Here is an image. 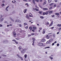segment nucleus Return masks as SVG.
Instances as JSON below:
<instances>
[{"mask_svg": "<svg viewBox=\"0 0 61 61\" xmlns=\"http://www.w3.org/2000/svg\"><path fill=\"white\" fill-rule=\"evenodd\" d=\"M26 50V49H23L21 51V52L22 53H25Z\"/></svg>", "mask_w": 61, "mask_h": 61, "instance_id": "1", "label": "nucleus"}, {"mask_svg": "<svg viewBox=\"0 0 61 61\" xmlns=\"http://www.w3.org/2000/svg\"><path fill=\"white\" fill-rule=\"evenodd\" d=\"M13 36L14 37H15L16 36V33H15V31H13Z\"/></svg>", "mask_w": 61, "mask_h": 61, "instance_id": "2", "label": "nucleus"}, {"mask_svg": "<svg viewBox=\"0 0 61 61\" xmlns=\"http://www.w3.org/2000/svg\"><path fill=\"white\" fill-rule=\"evenodd\" d=\"M3 43H8V41L6 40H4L3 42Z\"/></svg>", "mask_w": 61, "mask_h": 61, "instance_id": "3", "label": "nucleus"}, {"mask_svg": "<svg viewBox=\"0 0 61 61\" xmlns=\"http://www.w3.org/2000/svg\"><path fill=\"white\" fill-rule=\"evenodd\" d=\"M41 42H44L46 41V40L45 39H42L41 40Z\"/></svg>", "mask_w": 61, "mask_h": 61, "instance_id": "4", "label": "nucleus"}, {"mask_svg": "<svg viewBox=\"0 0 61 61\" xmlns=\"http://www.w3.org/2000/svg\"><path fill=\"white\" fill-rule=\"evenodd\" d=\"M38 46H43V44L42 43H39L38 44Z\"/></svg>", "mask_w": 61, "mask_h": 61, "instance_id": "5", "label": "nucleus"}, {"mask_svg": "<svg viewBox=\"0 0 61 61\" xmlns=\"http://www.w3.org/2000/svg\"><path fill=\"white\" fill-rule=\"evenodd\" d=\"M29 16L30 17H32L33 16V15H32L31 13H30L29 14Z\"/></svg>", "mask_w": 61, "mask_h": 61, "instance_id": "6", "label": "nucleus"}, {"mask_svg": "<svg viewBox=\"0 0 61 61\" xmlns=\"http://www.w3.org/2000/svg\"><path fill=\"white\" fill-rule=\"evenodd\" d=\"M46 38L47 39H49V37H50V36H48V35H47L46 36Z\"/></svg>", "mask_w": 61, "mask_h": 61, "instance_id": "7", "label": "nucleus"}, {"mask_svg": "<svg viewBox=\"0 0 61 61\" xmlns=\"http://www.w3.org/2000/svg\"><path fill=\"white\" fill-rule=\"evenodd\" d=\"M16 22H20V20H16Z\"/></svg>", "mask_w": 61, "mask_h": 61, "instance_id": "8", "label": "nucleus"}, {"mask_svg": "<svg viewBox=\"0 0 61 61\" xmlns=\"http://www.w3.org/2000/svg\"><path fill=\"white\" fill-rule=\"evenodd\" d=\"M43 9L44 10H48V9L46 8H43Z\"/></svg>", "mask_w": 61, "mask_h": 61, "instance_id": "9", "label": "nucleus"}, {"mask_svg": "<svg viewBox=\"0 0 61 61\" xmlns=\"http://www.w3.org/2000/svg\"><path fill=\"white\" fill-rule=\"evenodd\" d=\"M53 21H52L51 23V24L50 25V26H51V25H53Z\"/></svg>", "mask_w": 61, "mask_h": 61, "instance_id": "10", "label": "nucleus"}, {"mask_svg": "<svg viewBox=\"0 0 61 61\" xmlns=\"http://www.w3.org/2000/svg\"><path fill=\"white\" fill-rule=\"evenodd\" d=\"M27 10V9H24V13H26V11Z\"/></svg>", "mask_w": 61, "mask_h": 61, "instance_id": "11", "label": "nucleus"}, {"mask_svg": "<svg viewBox=\"0 0 61 61\" xmlns=\"http://www.w3.org/2000/svg\"><path fill=\"white\" fill-rule=\"evenodd\" d=\"M21 48H22V47L21 46H20L19 47V49L20 50L21 49Z\"/></svg>", "mask_w": 61, "mask_h": 61, "instance_id": "12", "label": "nucleus"}, {"mask_svg": "<svg viewBox=\"0 0 61 61\" xmlns=\"http://www.w3.org/2000/svg\"><path fill=\"white\" fill-rule=\"evenodd\" d=\"M48 12H49V11H47L46 12H45L46 15H48Z\"/></svg>", "mask_w": 61, "mask_h": 61, "instance_id": "13", "label": "nucleus"}, {"mask_svg": "<svg viewBox=\"0 0 61 61\" xmlns=\"http://www.w3.org/2000/svg\"><path fill=\"white\" fill-rule=\"evenodd\" d=\"M42 33H43V34H45V29H44L43 30V31L42 32Z\"/></svg>", "mask_w": 61, "mask_h": 61, "instance_id": "14", "label": "nucleus"}, {"mask_svg": "<svg viewBox=\"0 0 61 61\" xmlns=\"http://www.w3.org/2000/svg\"><path fill=\"white\" fill-rule=\"evenodd\" d=\"M43 5H46V1H45L44 2V3L43 4Z\"/></svg>", "mask_w": 61, "mask_h": 61, "instance_id": "15", "label": "nucleus"}, {"mask_svg": "<svg viewBox=\"0 0 61 61\" xmlns=\"http://www.w3.org/2000/svg\"><path fill=\"white\" fill-rule=\"evenodd\" d=\"M55 14L56 15H59V14L58 13H55Z\"/></svg>", "mask_w": 61, "mask_h": 61, "instance_id": "16", "label": "nucleus"}, {"mask_svg": "<svg viewBox=\"0 0 61 61\" xmlns=\"http://www.w3.org/2000/svg\"><path fill=\"white\" fill-rule=\"evenodd\" d=\"M54 5V3H52L49 5L50 6H51V5Z\"/></svg>", "mask_w": 61, "mask_h": 61, "instance_id": "17", "label": "nucleus"}, {"mask_svg": "<svg viewBox=\"0 0 61 61\" xmlns=\"http://www.w3.org/2000/svg\"><path fill=\"white\" fill-rule=\"evenodd\" d=\"M35 0H33V3L34 5H36V4L35 3Z\"/></svg>", "mask_w": 61, "mask_h": 61, "instance_id": "18", "label": "nucleus"}, {"mask_svg": "<svg viewBox=\"0 0 61 61\" xmlns=\"http://www.w3.org/2000/svg\"><path fill=\"white\" fill-rule=\"evenodd\" d=\"M57 26H59V27H61V24H60V25H59V24H58L57 25Z\"/></svg>", "mask_w": 61, "mask_h": 61, "instance_id": "19", "label": "nucleus"}, {"mask_svg": "<svg viewBox=\"0 0 61 61\" xmlns=\"http://www.w3.org/2000/svg\"><path fill=\"white\" fill-rule=\"evenodd\" d=\"M10 20H11L13 22H14V20H13V19H12V18H11L10 17Z\"/></svg>", "mask_w": 61, "mask_h": 61, "instance_id": "20", "label": "nucleus"}, {"mask_svg": "<svg viewBox=\"0 0 61 61\" xmlns=\"http://www.w3.org/2000/svg\"><path fill=\"white\" fill-rule=\"evenodd\" d=\"M3 19H4V18H2L1 20L0 21V22H2V21H3L4 20Z\"/></svg>", "mask_w": 61, "mask_h": 61, "instance_id": "21", "label": "nucleus"}, {"mask_svg": "<svg viewBox=\"0 0 61 61\" xmlns=\"http://www.w3.org/2000/svg\"><path fill=\"white\" fill-rule=\"evenodd\" d=\"M26 18H27L28 19H29V17L28 16V15H26Z\"/></svg>", "mask_w": 61, "mask_h": 61, "instance_id": "22", "label": "nucleus"}, {"mask_svg": "<svg viewBox=\"0 0 61 61\" xmlns=\"http://www.w3.org/2000/svg\"><path fill=\"white\" fill-rule=\"evenodd\" d=\"M42 11H39V14H42Z\"/></svg>", "mask_w": 61, "mask_h": 61, "instance_id": "23", "label": "nucleus"}, {"mask_svg": "<svg viewBox=\"0 0 61 61\" xmlns=\"http://www.w3.org/2000/svg\"><path fill=\"white\" fill-rule=\"evenodd\" d=\"M53 41V39H51L49 40V42H51V41Z\"/></svg>", "mask_w": 61, "mask_h": 61, "instance_id": "24", "label": "nucleus"}, {"mask_svg": "<svg viewBox=\"0 0 61 61\" xmlns=\"http://www.w3.org/2000/svg\"><path fill=\"white\" fill-rule=\"evenodd\" d=\"M29 29H30V31H31V30L32 29V27H30Z\"/></svg>", "mask_w": 61, "mask_h": 61, "instance_id": "25", "label": "nucleus"}, {"mask_svg": "<svg viewBox=\"0 0 61 61\" xmlns=\"http://www.w3.org/2000/svg\"><path fill=\"white\" fill-rule=\"evenodd\" d=\"M50 48V46H48V47H46L45 48V49H46V48Z\"/></svg>", "mask_w": 61, "mask_h": 61, "instance_id": "26", "label": "nucleus"}, {"mask_svg": "<svg viewBox=\"0 0 61 61\" xmlns=\"http://www.w3.org/2000/svg\"><path fill=\"white\" fill-rule=\"evenodd\" d=\"M53 13V11H50L49 12V14H51V13Z\"/></svg>", "mask_w": 61, "mask_h": 61, "instance_id": "27", "label": "nucleus"}, {"mask_svg": "<svg viewBox=\"0 0 61 61\" xmlns=\"http://www.w3.org/2000/svg\"><path fill=\"white\" fill-rule=\"evenodd\" d=\"M35 10L37 11H39V10L36 9V8H35Z\"/></svg>", "mask_w": 61, "mask_h": 61, "instance_id": "28", "label": "nucleus"}, {"mask_svg": "<svg viewBox=\"0 0 61 61\" xmlns=\"http://www.w3.org/2000/svg\"><path fill=\"white\" fill-rule=\"evenodd\" d=\"M1 6H5V4H2L1 5Z\"/></svg>", "mask_w": 61, "mask_h": 61, "instance_id": "29", "label": "nucleus"}, {"mask_svg": "<svg viewBox=\"0 0 61 61\" xmlns=\"http://www.w3.org/2000/svg\"><path fill=\"white\" fill-rule=\"evenodd\" d=\"M40 18H41V19H43V18H44V17L43 16H40Z\"/></svg>", "mask_w": 61, "mask_h": 61, "instance_id": "30", "label": "nucleus"}, {"mask_svg": "<svg viewBox=\"0 0 61 61\" xmlns=\"http://www.w3.org/2000/svg\"><path fill=\"white\" fill-rule=\"evenodd\" d=\"M50 58L51 59V60L53 59V57L51 56L50 57Z\"/></svg>", "mask_w": 61, "mask_h": 61, "instance_id": "31", "label": "nucleus"}, {"mask_svg": "<svg viewBox=\"0 0 61 61\" xmlns=\"http://www.w3.org/2000/svg\"><path fill=\"white\" fill-rule=\"evenodd\" d=\"M17 56H18V57H20V56H19V55L18 54H17Z\"/></svg>", "mask_w": 61, "mask_h": 61, "instance_id": "32", "label": "nucleus"}, {"mask_svg": "<svg viewBox=\"0 0 61 61\" xmlns=\"http://www.w3.org/2000/svg\"><path fill=\"white\" fill-rule=\"evenodd\" d=\"M20 58L21 59V60H23V58L21 57H20Z\"/></svg>", "mask_w": 61, "mask_h": 61, "instance_id": "33", "label": "nucleus"}, {"mask_svg": "<svg viewBox=\"0 0 61 61\" xmlns=\"http://www.w3.org/2000/svg\"><path fill=\"white\" fill-rule=\"evenodd\" d=\"M24 57L25 58H26L27 57V55H24Z\"/></svg>", "mask_w": 61, "mask_h": 61, "instance_id": "34", "label": "nucleus"}, {"mask_svg": "<svg viewBox=\"0 0 61 61\" xmlns=\"http://www.w3.org/2000/svg\"><path fill=\"white\" fill-rule=\"evenodd\" d=\"M18 25H19V26H20V27H21V26H22V25L21 24H18Z\"/></svg>", "mask_w": 61, "mask_h": 61, "instance_id": "35", "label": "nucleus"}, {"mask_svg": "<svg viewBox=\"0 0 61 61\" xmlns=\"http://www.w3.org/2000/svg\"><path fill=\"white\" fill-rule=\"evenodd\" d=\"M2 15H0V19H1L2 18Z\"/></svg>", "mask_w": 61, "mask_h": 61, "instance_id": "36", "label": "nucleus"}, {"mask_svg": "<svg viewBox=\"0 0 61 61\" xmlns=\"http://www.w3.org/2000/svg\"><path fill=\"white\" fill-rule=\"evenodd\" d=\"M5 30L6 31H9V30L7 29H6Z\"/></svg>", "mask_w": 61, "mask_h": 61, "instance_id": "37", "label": "nucleus"}, {"mask_svg": "<svg viewBox=\"0 0 61 61\" xmlns=\"http://www.w3.org/2000/svg\"><path fill=\"white\" fill-rule=\"evenodd\" d=\"M43 15H46V12H44L43 13Z\"/></svg>", "mask_w": 61, "mask_h": 61, "instance_id": "38", "label": "nucleus"}, {"mask_svg": "<svg viewBox=\"0 0 61 61\" xmlns=\"http://www.w3.org/2000/svg\"><path fill=\"white\" fill-rule=\"evenodd\" d=\"M56 6V4L54 5L53 6V7H55Z\"/></svg>", "mask_w": 61, "mask_h": 61, "instance_id": "39", "label": "nucleus"}, {"mask_svg": "<svg viewBox=\"0 0 61 61\" xmlns=\"http://www.w3.org/2000/svg\"><path fill=\"white\" fill-rule=\"evenodd\" d=\"M19 15H20V16H22V14L21 13H20Z\"/></svg>", "mask_w": 61, "mask_h": 61, "instance_id": "40", "label": "nucleus"}, {"mask_svg": "<svg viewBox=\"0 0 61 61\" xmlns=\"http://www.w3.org/2000/svg\"><path fill=\"white\" fill-rule=\"evenodd\" d=\"M35 30L36 29V27H35L33 28Z\"/></svg>", "mask_w": 61, "mask_h": 61, "instance_id": "41", "label": "nucleus"}, {"mask_svg": "<svg viewBox=\"0 0 61 61\" xmlns=\"http://www.w3.org/2000/svg\"><path fill=\"white\" fill-rule=\"evenodd\" d=\"M16 2V1L15 0H14L13 1V3L14 4H15V3Z\"/></svg>", "mask_w": 61, "mask_h": 61, "instance_id": "42", "label": "nucleus"}, {"mask_svg": "<svg viewBox=\"0 0 61 61\" xmlns=\"http://www.w3.org/2000/svg\"><path fill=\"white\" fill-rule=\"evenodd\" d=\"M39 29L40 30H42V28L41 27L39 28Z\"/></svg>", "mask_w": 61, "mask_h": 61, "instance_id": "43", "label": "nucleus"}, {"mask_svg": "<svg viewBox=\"0 0 61 61\" xmlns=\"http://www.w3.org/2000/svg\"><path fill=\"white\" fill-rule=\"evenodd\" d=\"M51 0H48V2L49 3H50V2H51Z\"/></svg>", "mask_w": 61, "mask_h": 61, "instance_id": "44", "label": "nucleus"}, {"mask_svg": "<svg viewBox=\"0 0 61 61\" xmlns=\"http://www.w3.org/2000/svg\"><path fill=\"white\" fill-rule=\"evenodd\" d=\"M27 25V23H24V25Z\"/></svg>", "mask_w": 61, "mask_h": 61, "instance_id": "45", "label": "nucleus"}, {"mask_svg": "<svg viewBox=\"0 0 61 61\" xmlns=\"http://www.w3.org/2000/svg\"><path fill=\"white\" fill-rule=\"evenodd\" d=\"M49 22H46V25H49Z\"/></svg>", "mask_w": 61, "mask_h": 61, "instance_id": "46", "label": "nucleus"}, {"mask_svg": "<svg viewBox=\"0 0 61 61\" xmlns=\"http://www.w3.org/2000/svg\"><path fill=\"white\" fill-rule=\"evenodd\" d=\"M35 7L37 8H38V7H37V6L36 5H35Z\"/></svg>", "mask_w": 61, "mask_h": 61, "instance_id": "47", "label": "nucleus"}, {"mask_svg": "<svg viewBox=\"0 0 61 61\" xmlns=\"http://www.w3.org/2000/svg\"><path fill=\"white\" fill-rule=\"evenodd\" d=\"M15 43H16V44H18V43L16 41H15Z\"/></svg>", "mask_w": 61, "mask_h": 61, "instance_id": "48", "label": "nucleus"}, {"mask_svg": "<svg viewBox=\"0 0 61 61\" xmlns=\"http://www.w3.org/2000/svg\"><path fill=\"white\" fill-rule=\"evenodd\" d=\"M16 41H15V40H12V41H14L15 42Z\"/></svg>", "mask_w": 61, "mask_h": 61, "instance_id": "49", "label": "nucleus"}, {"mask_svg": "<svg viewBox=\"0 0 61 61\" xmlns=\"http://www.w3.org/2000/svg\"><path fill=\"white\" fill-rule=\"evenodd\" d=\"M5 0H3L2 1V3H5Z\"/></svg>", "mask_w": 61, "mask_h": 61, "instance_id": "50", "label": "nucleus"}, {"mask_svg": "<svg viewBox=\"0 0 61 61\" xmlns=\"http://www.w3.org/2000/svg\"><path fill=\"white\" fill-rule=\"evenodd\" d=\"M52 7H51L50 8H49V9H50V10L51 9H52Z\"/></svg>", "mask_w": 61, "mask_h": 61, "instance_id": "51", "label": "nucleus"}, {"mask_svg": "<svg viewBox=\"0 0 61 61\" xmlns=\"http://www.w3.org/2000/svg\"><path fill=\"white\" fill-rule=\"evenodd\" d=\"M61 29V27H60L59 29V30L60 31Z\"/></svg>", "mask_w": 61, "mask_h": 61, "instance_id": "52", "label": "nucleus"}, {"mask_svg": "<svg viewBox=\"0 0 61 61\" xmlns=\"http://www.w3.org/2000/svg\"><path fill=\"white\" fill-rule=\"evenodd\" d=\"M9 7V6H7V7H6V9H7V8H8V7Z\"/></svg>", "mask_w": 61, "mask_h": 61, "instance_id": "53", "label": "nucleus"}, {"mask_svg": "<svg viewBox=\"0 0 61 61\" xmlns=\"http://www.w3.org/2000/svg\"><path fill=\"white\" fill-rule=\"evenodd\" d=\"M55 45V43H53L52 44V46H54Z\"/></svg>", "mask_w": 61, "mask_h": 61, "instance_id": "54", "label": "nucleus"}, {"mask_svg": "<svg viewBox=\"0 0 61 61\" xmlns=\"http://www.w3.org/2000/svg\"><path fill=\"white\" fill-rule=\"evenodd\" d=\"M36 2H38L39 1V0H35Z\"/></svg>", "mask_w": 61, "mask_h": 61, "instance_id": "55", "label": "nucleus"}, {"mask_svg": "<svg viewBox=\"0 0 61 61\" xmlns=\"http://www.w3.org/2000/svg\"><path fill=\"white\" fill-rule=\"evenodd\" d=\"M32 42H33V43H35V40H33L32 41Z\"/></svg>", "mask_w": 61, "mask_h": 61, "instance_id": "56", "label": "nucleus"}, {"mask_svg": "<svg viewBox=\"0 0 61 61\" xmlns=\"http://www.w3.org/2000/svg\"><path fill=\"white\" fill-rule=\"evenodd\" d=\"M59 33H60V32L59 31L58 32H57V34H59Z\"/></svg>", "mask_w": 61, "mask_h": 61, "instance_id": "57", "label": "nucleus"}, {"mask_svg": "<svg viewBox=\"0 0 61 61\" xmlns=\"http://www.w3.org/2000/svg\"><path fill=\"white\" fill-rule=\"evenodd\" d=\"M49 42V41H47L46 42V44H48V42Z\"/></svg>", "mask_w": 61, "mask_h": 61, "instance_id": "58", "label": "nucleus"}, {"mask_svg": "<svg viewBox=\"0 0 61 61\" xmlns=\"http://www.w3.org/2000/svg\"><path fill=\"white\" fill-rule=\"evenodd\" d=\"M30 36H31V35H28V37H30Z\"/></svg>", "mask_w": 61, "mask_h": 61, "instance_id": "59", "label": "nucleus"}, {"mask_svg": "<svg viewBox=\"0 0 61 61\" xmlns=\"http://www.w3.org/2000/svg\"><path fill=\"white\" fill-rule=\"evenodd\" d=\"M12 13H13V14H14V13H15V11H13V12Z\"/></svg>", "mask_w": 61, "mask_h": 61, "instance_id": "60", "label": "nucleus"}, {"mask_svg": "<svg viewBox=\"0 0 61 61\" xmlns=\"http://www.w3.org/2000/svg\"><path fill=\"white\" fill-rule=\"evenodd\" d=\"M34 35V33H32L31 34V35H32V36Z\"/></svg>", "mask_w": 61, "mask_h": 61, "instance_id": "61", "label": "nucleus"}, {"mask_svg": "<svg viewBox=\"0 0 61 61\" xmlns=\"http://www.w3.org/2000/svg\"><path fill=\"white\" fill-rule=\"evenodd\" d=\"M27 4H28L27 3V4H26L25 5H27V6H28V5Z\"/></svg>", "mask_w": 61, "mask_h": 61, "instance_id": "62", "label": "nucleus"}, {"mask_svg": "<svg viewBox=\"0 0 61 61\" xmlns=\"http://www.w3.org/2000/svg\"><path fill=\"white\" fill-rule=\"evenodd\" d=\"M56 36V35H55L54 34L53 35V36H54V37H55V36Z\"/></svg>", "mask_w": 61, "mask_h": 61, "instance_id": "63", "label": "nucleus"}, {"mask_svg": "<svg viewBox=\"0 0 61 61\" xmlns=\"http://www.w3.org/2000/svg\"><path fill=\"white\" fill-rule=\"evenodd\" d=\"M25 28H26V29H27V28H28V26H26V27H25Z\"/></svg>", "mask_w": 61, "mask_h": 61, "instance_id": "64", "label": "nucleus"}]
</instances>
